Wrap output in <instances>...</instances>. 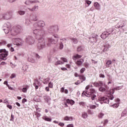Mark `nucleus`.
I'll list each match as a JSON object with an SVG mask.
<instances>
[{
	"label": "nucleus",
	"mask_w": 127,
	"mask_h": 127,
	"mask_svg": "<svg viewBox=\"0 0 127 127\" xmlns=\"http://www.w3.org/2000/svg\"><path fill=\"white\" fill-rule=\"evenodd\" d=\"M93 85H88L85 87V91L82 93V97H91V99L92 101V103H95L97 102V96L95 95V90L92 89Z\"/></svg>",
	"instance_id": "obj_1"
},
{
	"label": "nucleus",
	"mask_w": 127,
	"mask_h": 127,
	"mask_svg": "<svg viewBox=\"0 0 127 127\" xmlns=\"http://www.w3.org/2000/svg\"><path fill=\"white\" fill-rule=\"evenodd\" d=\"M109 100H114V95H110L109 97L108 96L100 97L98 99L100 104H103V103L109 104Z\"/></svg>",
	"instance_id": "obj_2"
},
{
	"label": "nucleus",
	"mask_w": 127,
	"mask_h": 127,
	"mask_svg": "<svg viewBox=\"0 0 127 127\" xmlns=\"http://www.w3.org/2000/svg\"><path fill=\"white\" fill-rule=\"evenodd\" d=\"M0 62H1L2 60H6L7 56H8V52L6 49H0Z\"/></svg>",
	"instance_id": "obj_3"
},
{
	"label": "nucleus",
	"mask_w": 127,
	"mask_h": 127,
	"mask_svg": "<svg viewBox=\"0 0 127 127\" xmlns=\"http://www.w3.org/2000/svg\"><path fill=\"white\" fill-rule=\"evenodd\" d=\"M12 41L15 45L20 46L23 44V41L20 38H13Z\"/></svg>",
	"instance_id": "obj_4"
},
{
	"label": "nucleus",
	"mask_w": 127,
	"mask_h": 127,
	"mask_svg": "<svg viewBox=\"0 0 127 127\" xmlns=\"http://www.w3.org/2000/svg\"><path fill=\"white\" fill-rule=\"evenodd\" d=\"M58 42V40H55L52 38H49L48 39V42L47 44L48 47H51L52 46V44H56Z\"/></svg>",
	"instance_id": "obj_5"
},
{
	"label": "nucleus",
	"mask_w": 127,
	"mask_h": 127,
	"mask_svg": "<svg viewBox=\"0 0 127 127\" xmlns=\"http://www.w3.org/2000/svg\"><path fill=\"white\" fill-rule=\"evenodd\" d=\"M10 27H11V25L10 24V23H6L4 24V28L3 30L5 32V33H8L10 30Z\"/></svg>",
	"instance_id": "obj_6"
},
{
	"label": "nucleus",
	"mask_w": 127,
	"mask_h": 127,
	"mask_svg": "<svg viewBox=\"0 0 127 127\" xmlns=\"http://www.w3.org/2000/svg\"><path fill=\"white\" fill-rule=\"evenodd\" d=\"M12 17V14H0V19H1L2 18H3V19H6V20H8V19H10Z\"/></svg>",
	"instance_id": "obj_7"
},
{
	"label": "nucleus",
	"mask_w": 127,
	"mask_h": 127,
	"mask_svg": "<svg viewBox=\"0 0 127 127\" xmlns=\"http://www.w3.org/2000/svg\"><path fill=\"white\" fill-rule=\"evenodd\" d=\"M110 47L111 46L110 45V44L108 43L104 44L102 47V50L103 52H106V51H108L109 50Z\"/></svg>",
	"instance_id": "obj_8"
},
{
	"label": "nucleus",
	"mask_w": 127,
	"mask_h": 127,
	"mask_svg": "<svg viewBox=\"0 0 127 127\" xmlns=\"http://www.w3.org/2000/svg\"><path fill=\"white\" fill-rule=\"evenodd\" d=\"M93 85L94 87H102V86H104L105 88H108V86L105 84L103 83L102 81L94 82Z\"/></svg>",
	"instance_id": "obj_9"
},
{
	"label": "nucleus",
	"mask_w": 127,
	"mask_h": 127,
	"mask_svg": "<svg viewBox=\"0 0 127 127\" xmlns=\"http://www.w3.org/2000/svg\"><path fill=\"white\" fill-rule=\"evenodd\" d=\"M40 46H38L39 49H43L45 47V40L44 39H42L40 40Z\"/></svg>",
	"instance_id": "obj_10"
},
{
	"label": "nucleus",
	"mask_w": 127,
	"mask_h": 127,
	"mask_svg": "<svg viewBox=\"0 0 127 127\" xmlns=\"http://www.w3.org/2000/svg\"><path fill=\"white\" fill-rule=\"evenodd\" d=\"M34 33L38 36H42L44 33V31L43 30H34Z\"/></svg>",
	"instance_id": "obj_11"
},
{
	"label": "nucleus",
	"mask_w": 127,
	"mask_h": 127,
	"mask_svg": "<svg viewBox=\"0 0 127 127\" xmlns=\"http://www.w3.org/2000/svg\"><path fill=\"white\" fill-rule=\"evenodd\" d=\"M35 2H39V1H38V0H27L25 2V4H26L27 5H31L32 3H35Z\"/></svg>",
	"instance_id": "obj_12"
},
{
	"label": "nucleus",
	"mask_w": 127,
	"mask_h": 127,
	"mask_svg": "<svg viewBox=\"0 0 127 127\" xmlns=\"http://www.w3.org/2000/svg\"><path fill=\"white\" fill-rule=\"evenodd\" d=\"M110 34H111V33H110L108 32H104L101 34V37L103 39H106V38H107V37H108L109 36V35H110Z\"/></svg>",
	"instance_id": "obj_13"
},
{
	"label": "nucleus",
	"mask_w": 127,
	"mask_h": 127,
	"mask_svg": "<svg viewBox=\"0 0 127 127\" xmlns=\"http://www.w3.org/2000/svg\"><path fill=\"white\" fill-rule=\"evenodd\" d=\"M117 25L119 28H122L126 25V22L125 21H120L118 22Z\"/></svg>",
	"instance_id": "obj_14"
},
{
	"label": "nucleus",
	"mask_w": 127,
	"mask_h": 127,
	"mask_svg": "<svg viewBox=\"0 0 127 127\" xmlns=\"http://www.w3.org/2000/svg\"><path fill=\"white\" fill-rule=\"evenodd\" d=\"M94 6L97 10H101V4L98 2L94 3Z\"/></svg>",
	"instance_id": "obj_15"
},
{
	"label": "nucleus",
	"mask_w": 127,
	"mask_h": 127,
	"mask_svg": "<svg viewBox=\"0 0 127 127\" xmlns=\"http://www.w3.org/2000/svg\"><path fill=\"white\" fill-rule=\"evenodd\" d=\"M37 25L38 26V27H40L41 28H42L45 25V23H44V21H39L37 23Z\"/></svg>",
	"instance_id": "obj_16"
},
{
	"label": "nucleus",
	"mask_w": 127,
	"mask_h": 127,
	"mask_svg": "<svg viewBox=\"0 0 127 127\" xmlns=\"http://www.w3.org/2000/svg\"><path fill=\"white\" fill-rule=\"evenodd\" d=\"M28 89H29V86L26 85H24L21 90L23 93H27V90Z\"/></svg>",
	"instance_id": "obj_17"
},
{
	"label": "nucleus",
	"mask_w": 127,
	"mask_h": 127,
	"mask_svg": "<svg viewBox=\"0 0 127 127\" xmlns=\"http://www.w3.org/2000/svg\"><path fill=\"white\" fill-rule=\"evenodd\" d=\"M73 120H74V119L72 117L65 116L64 118V121H69V122H72V121H73Z\"/></svg>",
	"instance_id": "obj_18"
},
{
	"label": "nucleus",
	"mask_w": 127,
	"mask_h": 127,
	"mask_svg": "<svg viewBox=\"0 0 127 127\" xmlns=\"http://www.w3.org/2000/svg\"><path fill=\"white\" fill-rule=\"evenodd\" d=\"M80 58H82V56L78 54H75L72 57V59L73 60H77V59H80Z\"/></svg>",
	"instance_id": "obj_19"
},
{
	"label": "nucleus",
	"mask_w": 127,
	"mask_h": 127,
	"mask_svg": "<svg viewBox=\"0 0 127 127\" xmlns=\"http://www.w3.org/2000/svg\"><path fill=\"white\" fill-rule=\"evenodd\" d=\"M93 104H95L96 105H90L89 106V107L90 108V109H96V108H97V107H99V104L98 103H97L96 102H93L92 103Z\"/></svg>",
	"instance_id": "obj_20"
},
{
	"label": "nucleus",
	"mask_w": 127,
	"mask_h": 127,
	"mask_svg": "<svg viewBox=\"0 0 127 127\" xmlns=\"http://www.w3.org/2000/svg\"><path fill=\"white\" fill-rule=\"evenodd\" d=\"M41 85L40 83H39L38 81H35V82L33 84V86L35 87L36 90H37L38 89L39 86Z\"/></svg>",
	"instance_id": "obj_21"
},
{
	"label": "nucleus",
	"mask_w": 127,
	"mask_h": 127,
	"mask_svg": "<svg viewBox=\"0 0 127 127\" xmlns=\"http://www.w3.org/2000/svg\"><path fill=\"white\" fill-rule=\"evenodd\" d=\"M83 63H84V60L83 59H81L76 62L77 65H78L79 66H81Z\"/></svg>",
	"instance_id": "obj_22"
},
{
	"label": "nucleus",
	"mask_w": 127,
	"mask_h": 127,
	"mask_svg": "<svg viewBox=\"0 0 127 127\" xmlns=\"http://www.w3.org/2000/svg\"><path fill=\"white\" fill-rule=\"evenodd\" d=\"M90 41L91 43H96L97 42V38L96 37H91L90 38Z\"/></svg>",
	"instance_id": "obj_23"
},
{
	"label": "nucleus",
	"mask_w": 127,
	"mask_h": 127,
	"mask_svg": "<svg viewBox=\"0 0 127 127\" xmlns=\"http://www.w3.org/2000/svg\"><path fill=\"white\" fill-rule=\"evenodd\" d=\"M42 119H43V120H44V121H46V122H52V119L47 117V116H43L42 117Z\"/></svg>",
	"instance_id": "obj_24"
},
{
	"label": "nucleus",
	"mask_w": 127,
	"mask_h": 127,
	"mask_svg": "<svg viewBox=\"0 0 127 127\" xmlns=\"http://www.w3.org/2000/svg\"><path fill=\"white\" fill-rule=\"evenodd\" d=\"M30 11H36L38 9V6H34L32 8H28Z\"/></svg>",
	"instance_id": "obj_25"
},
{
	"label": "nucleus",
	"mask_w": 127,
	"mask_h": 127,
	"mask_svg": "<svg viewBox=\"0 0 127 127\" xmlns=\"http://www.w3.org/2000/svg\"><path fill=\"white\" fill-rule=\"evenodd\" d=\"M66 103H67V104H69V105H71V106L75 104V102L74 101L70 99L66 100Z\"/></svg>",
	"instance_id": "obj_26"
},
{
	"label": "nucleus",
	"mask_w": 127,
	"mask_h": 127,
	"mask_svg": "<svg viewBox=\"0 0 127 127\" xmlns=\"http://www.w3.org/2000/svg\"><path fill=\"white\" fill-rule=\"evenodd\" d=\"M122 117H127V109H125L123 111L122 114Z\"/></svg>",
	"instance_id": "obj_27"
},
{
	"label": "nucleus",
	"mask_w": 127,
	"mask_h": 127,
	"mask_svg": "<svg viewBox=\"0 0 127 127\" xmlns=\"http://www.w3.org/2000/svg\"><path fill=\"white\" fill-rule=\"evenodd\" d=\"M52 28L55 32H58L59 30V28L58 27V26H54Z\"/></svg>",
	"instance_id": "obj_28"
},
{
	"label": "nucleus",
	"mask_w": 127,
	"mask_h": 127,
	"mask_svg": "<svg viewBox=\"0 0 127 127\" xmlns=\"http://www.w3.org/2000/svg\"><path fill=\"white\" fill-rule=\"evenodd\" d=\"M71 42L72 43H73V44H77V43H78V40L76 38H72Z\"/></svg>",
	"instance_id": "obj_29"
},
{
	"label": "nucleus",
	"mask_w": 127,
	"mask_h": 127,
	"mask_svg": "<svg viewBox=\"0 0 127 127\" xmlns=\"http://www.w3.org/2000/svg\"><path fill=\"white\" fill-rule=\"evenodd\" d=\"M82 117L83 118V119H87V118H88V114L85 112L82 113Z\"/></svg>",
	"instance_id": "obj_30"
},
{
	"label": "nucleus",
	"mask_w": 127,
	"mask_h": 127,
	"mask_svg": "<svg viewBox=\"0 0 127 127\" xmlns=\"http://www.w3.org/2000/svg\"><path fill=\"white\" fill-rule=\"evenodd\" d=\"M79 79L80 80H82V81L81 82H83V81H85L86 80V76H84V75H81L79 76Z\"/></svg>",
	"instance_id": "obj_31"
},
{
	"label": "nucleus",
	"mask_w": 127,
	"mask_h": 127,
	"mask_svg": "<svg viewBox=\"0 0 127 127\" xmlns=\"http://www.w3.org/2000/svg\"><path fill=\"white\" fill-rule=\"evenodd\" d=\"M104 116H105V114H104V113H100L98 114V117L99 119H103V117H104Z\"/></svg>",
	"instance_id": "obj_32"
},
{
	"label": "nucleus",
	"mask_w": 127,
	"mask_h": 127,
	"mask_svg": "<svg viewBox=\"0 0 127 127\" xmlns=\"http://www.w3.org/2000/svg\"><path fill=\"white\" fill-rule=\"evenodd\" d=\"M63 64H64V63H63V62H61L60 61H58L55 63V65H62Z\"/></svg>",
	"instance_id": "obj_33"
},
{
	"label": "nucleus",
	"mask_w": 127,
	"mask_h": 127,
	"mask_svg": "<svg viewBox=\"0 0 127 127\" xmlns=\"http://www.w3.org/2000/svg\"><path fill=\"white\" fill-rule=\"evenodd\" d=\"M111 64H112V61H108L106 63V67H107V68H109V67H110V65H111Z\"/></svg>",
	"instance_id": "obj_34"
},
{
	"label": "nucleus",
	"mask_w": 127,
	"mask_h": 127,
	"mask_svg": "<svg viewBox=\"0 0 127 127\" xmlns=\"http://www.w3.org/2000/svg\"><path fill=\"white\" fill-rule=\"evenodd\" d=\"M18 13H19V14H20V15H23L25 14V11H22V10H19L18 11Z\"/></svg>",
	"instance_id": "obj_35"
},
{
	"label": "nucleus",
	"mask_w": 127,
	"mask_h": 127,
	"mask_svg": "<svg viewBox=\"0 0 127 127\" xmlns=\"http://www.w3.org/2000/svg\"><path fill=\"white\" fill-rule=\"evenodd\" d=\"M122 88H124V85H122V86H117L116 88H115L114 89L116 91H118L119 90H122Z\"/></svg>",
	"instance_id": "obj_36"
},
{
	"label": "nucleus",
	"mask_w": 127,
	"mask_h": 127,
	"mask_svg": "<svg viewBox=\"0 0 127 127\" xmlns=\"http://www.w3.org/2000/svg\"><path fill=\"white\" fill-rule=\"evenodd\" d=\"M50 81V78H47L43 82L44 84H48V82Z\"/></svg>",
	"instance_id": "obj_37"
},
{
	"label": "nucleus",
	"mask_w": 127,
	"mask_h": 127,
	"mask_svg": "<svg viewBox=\"0 0 127 127\" xmlns=\"http://www.w3.org/2000/svg\"><path fill=\"white\" fill-rule=\"evenodd\" d=\"M119 106H120L119 104L115 103L111 106V107H113V108H114V109H117V108H119Z\"/></svg>",
	"instance_id": "obj_38"
},
{
	"label": "nucleus",
	"mask_w": 127,
	"mask_h": 127,
	"mask_svg": "<svg viewBox=\"0 0 127 127\" xmlns=\"http://www.w3.org/2000/svg\"><path fill=\"white\" fill-rule=\"evenodd\" d=\"M63 47H64V45H63V43H60L59 47V49L62 50L63 48Z\"/></svg>",
	"instance_id": "obj_39"
},
{
	"label": "nucleus",
	"mask_w": 127,
	"mask_h": 127,
	"mask_svg": "<svg viewBox=\"0 0 127 127\" xmlns=\"http://www.w3.org/2000/svg\"><path fill=\"white\" fill-rule=\"evenodd\" d=\"M84 66H85V68H89V66H90V64H89L87 62H85L84 64Z\"/></svg>",
	"instance_id": "obj_40"
},
{
	"label": "nucleus",
	"mask_w": 127,
	"mask_h": 127,
	"mask_svg": "<svg viewBox=\"0 0 127 127\" xmlns=\"http://www.w3.org/2000/svg\"><path fill=\"white\" fill-rule=\"evenodd\" d=\"M61 60L64 62H66V63H68V60L65 58H61Z\"/></svg>",
	"instance_id": "obj_41"
},
{
	"label": "nucleus",
	"mask_w": 127,
	"mask_h": 127,
	"mask_svg": "<svg viewBox=\"0 0 127 127\" xmlns=\"http://www.w3.org/2000/svg\"><path fill=\"white\" fill-rule=\"evenodd\" d=\"M27 66L25 65L22 67V70L24 71V72H25L26 71H27Z\"/></svg>",
	"instance_id": "obj_42"
},
{
	"label": "nucleus",
	"mask_w": 127,
	"mask_h": 127,
	"mask_svg": "<svg viewBox=\"0 0 127 127\" xmlns=\"http://www.w3.org/2000/svg\"><path fill=\"white\" fill-rule=\"evenodd\" d=\"M115 90H116V89H115V88H112L110 90V95H112L115 93Z\"/></svg>",
	"instance_id": "obj_43"
},
{
	"label": "nucleus",
	"mask_w": 127,
	"mask_h": 127,
	"mask_svg": "<svg viewBox=\"0 0 127 127\" xmlns=\"http://www.w3.org/2000/svg\"><path fill=\"white\" fill-rule=\"evenodd\" d=\"M108 123H109V121L107 119L104 120L103 121L104 127H105V126H106V125L108 124Z\"/></svg>",
	"instance_id": "obj_44"
},
{
	"label": "nucleus",
	"mask_w": 127,
	"mask_h": 127,
	"mask_svg": "<svg viewBox=\"0 0 127 127\" xmlns=\"http://www.w3.org/2000/svg\"><path fill=\"white\" fill-rule=\"evenodd\" d=\"M99 91H100V92H105V91H106V88L101 87L99 88Z\"/></svg>",
	"instance_id": "obj_45"
},
{
	"label": "nucleus",
	"mask_w": 127,
	"mask_h": 127,
	"mask_svg": "<svg viewBox=\"0 0 127 127\" xmlns=\"http://www.w3.org/2000/svg\"><path fill=\"white\" fill-rule=\"evenodd\" d=\"M82 50H83V48H82V47L80 46L77 47V51H78V52H80V51H82Z\"/></svg>",
	"instance_id": "obj_46"
},
{
	"label": "nucleus",
	"mask_w": 127,
	"mask_h": 127,
	"mask_svg": "<svg viewBox=\"0 0 127 127\" xmlns=\"http://www.w3.org/2000/svg\"><path fill=\"white\" fill-rule=\"evenodd\" d=\"M85 2H86V3L88 4V5H90V4H91V3H92V1H90L89 0H85Z\"/></svg>",
	"instance_id": "obj_47"
},
{
	"label": "nucleus",
	"mask_w": 127,
	"mask_h": 127,
	"mask_svg": "<svg viewBox=\"0 0 127 127\" xmlns=\"http://www.w3.org/2000/svg\"><path fill=\"white\" fill-rule=\"evenodd\" d=\"M16 77V75L15 73H12L10 76V79H13V78H15Z\"/></svg>",
	"instance_id": "obj_48"
},
{
	"label": "nucleus",
	"mask_w": 127,
	"mask_h": 127,
	"mask_svg": "<svg viewBox=\"0 0 127 127\" xmlns=\"http://www.w3.org/2000/svg\"><path fill=\"white\" fill-rule=\"evenodd\" d=\"M115 102H116V104H118L119 105H120V102H121V100H120V99L117 98L115 100Z\"/></svg>",
	"instance_id": "obj_49"
},
{
	"label": "nucleus",
	"mask_w": 127,
	"mask_h": 127,
	"mask_svg": "<svg viewBox=\"0 0 127 127\" xmlns=\"http://www.w3.org/2000/svg\"><path fill=\"white\" fill-rule=\"evenodd\" d=\"M85 70H86V69L84 67H82L80 70V73H84V72H85Z\"/></svg>",
	"instance_id": "obj_50"
},
{
	"label": "nucleus",
	"mask_w": 127,
	"mask_h": 127,
	"mask_svg": "<svg viewBox=\"0 0 127 127\" xmlns=\"http://www.w3.org/2000/svg\"><path fill=\"white\" fill-rule=\"evenodd\" d=\"M54 37H55V38H56V40H58V39H59V35H54Z\"/></svg>",
	"instance_id": "obj_51"
},
{
	"label": "nucleus",
	"mask_w": 127,
	"mask_h": 127,
	"mask_svg": "<svg viewBox=\"0 0 127 127\" xmlns=\"http://www.w3.org/2000/svg\"><path fill=\"white\" fill-rule=\"evenodd\" d=\"M49 87H50V88H53V83L52 82H50L49 83Z\"/></svg>",
	"instance_id": "obj_52"
},
{
	"label": "nucleus",
	"mask_w": 127,
	"mask_h": 127,
	"mask_svg": "<svg viewBox=\"0 0 127 127\" xmlns=\"http://www.w3.org/2000/svg\"><path fill=\"white\" fill-rule=\"evenodd\" d=\"M29 61H30V62H31L32 63H34V62H35V61L34 60V59H30V58H29Z\"/></svg>",
	"instance_id": "obj_53"
},
{
	"label": "nucleus",
	"mask_w": 127,
	"mask_h": 127,
	"mask_svg": "<svg viewBox=\"0 0 127 127\" xmlns=\"http://www.w3.org/2000/svg\"><path fill=\"white\" fill-rule=\"evenodd\" d=\"M65 67H66V68H68V69H70V68H71V65L69 64H66L65 65Z\"/></svg>",
	"instance_id": "obj_54"
},
{
	"label": "nucleus",
	"mask_w": 127,
	"mask_h": 127,
	"mask_svg": "<svg viewBox=\"0 0 127 127\" xmlns=\"http://www.w3.org/2000/svg\"><path fill=\"white\" fill-rule=\"evenodd\" d=\"M27 101V100H26V99L24 98L23 99V100H22V103L23 104H24V103L26 102Z\"/></svg>",
	"instance_id": "obj_55"
},
{
	"label": "nucleus",
	"mask_w": 127,
	"mask_h": 127,
	"mask_svg": "<svg viewBox=\"0 0 127 127\" xmlns=\"http://www.w3.org/2000/svg\"><path fill=\"white\" fill-rule=\"evenodd\" d=\"M59 126H60V127H64V124L63 123H60Z\"/></svg>",
	"instance_id": "obj_56"
},
{
	"label": "nucleus",
	"mask_w": 127,
	"mask_h": 127,
	"mask_svg": "<svg viewBox=\"0 0 127 127\" xmlns=\"http://www.w3.org/2000/svg\"><path fill=\"white\" fill-rule=\"evenodd\" d=\"M7 107L10 110H11L12 109V106L10 105H7Z\"/></svg>",
	"instance_id": "obj_57"
},
{
	"label": "nucleus",
	"mask_w": 127,
	"mask_h": 127,
	"mask_svg": "<svg viewBox=\"0 0 127 127\" xmlns=\"http://www.w3.org/2000/svg\"><path fill=\"white\" fill-rule=\"evenodd\" d=\"M61 69L62 71H67V70H68L66 67H61Z\"/></svg>",
	"instance_id": "obj_58"
},
{
	"label": "nucleus",
	"mask_w": 127,
	"mask_h": 127,
	"mask_svg": "<svg viewBox=\"0 0 127 127\" xmlns=\"http://www.w3.org/2000/svg\"><path fill=\"white\" fill-rule=\"evenodd\" d=\"M64 91H65V89H64V87H62V88L61 89V93H64Z\"/></svg>",
	"instance_id": "obj_59"
},
{
	"label": "nucleus",
	"mask_w": 127,
	"mask_h": 127,
	"mask_svg": "<svg viewBox=\"0 0 127 127\" xmlns=\"http://www.w3.org/2000/svg\"><path fill=\"white\" fill-rule=\"evenodd\" d=\"M91 61L93 64H97L98 63V61H94V60H92Z\"/></svg>",
	"instance_id": "obj_60"
},
{
	"label": "nucleus",
	"mask_w": 127,
	"mask_h": 127,
	"mask_svg": "<svg viewBox=\"0 0 127 127\" xmlns=\"http://www.w3.org/2000/svg\"><path fill=\"white\" fill-rule=\"evenodd\" d=\"M99 77L100 78H105V75H104L103 74H100Z\"/></svg>",
	"instance_id": "obj_61"
},
{
	"label": "nucleus",
	"mask_w": 127,
	"mask_h": 127,
	"mask_svg": "<svg viewBox=\"0 0 127 127\" xmlns=\"http://www.w3.org/2000/svg\"><path fill=\"white\" fill-rule=\"evenodd\" d=\"M36 116H37L38 118H40V117L41 116V114H40V113H36Z\"/></svg>",
	"instance_id": "obj_62"
},
{
	"label": "nucleus",
	"mask_w": 127,
	"mask_h": 127,
	"mask_svg": "<svg viewBox=\"0 0 127 127\" xmlns=\"http://www.w3.org/2000/svg\"><path fill=\"white\" fill-rule=\"evenodd\" d=\"M10 65H11L12 68H15L16 66L15 64H13L12 63H10Z\"/></svg>",
	"instance_id": "obj_63"
},
{
	"label": "nucleus",
	"mask_w": 127,
	"mask_h": 127,
	"mask_svg": "<svg viewBox=\"0 0 127 127\" xmlns=\"http://www.w3.org/2000/svg\"><path fill=\"white\" fill-rule=\"evenodd\" d=\"M73 124H69L66 126V127H73Z\"/></svg>",
	"instance_id": "obj_64"
}]
</instances>
